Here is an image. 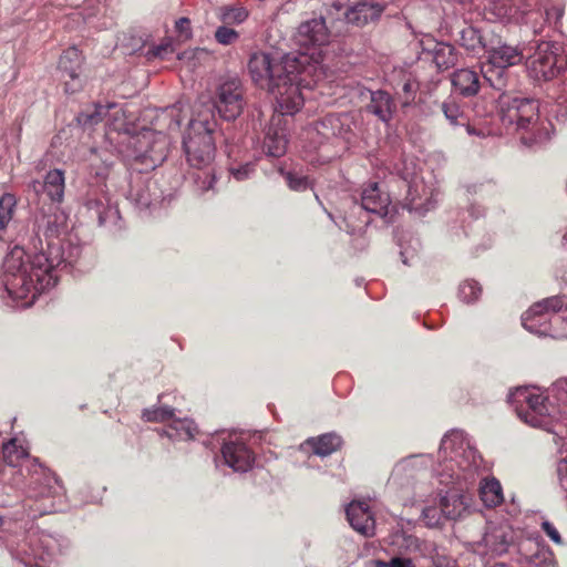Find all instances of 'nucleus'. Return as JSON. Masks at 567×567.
<instances>
[{
    "instance_id": "5fc2aeb1",
    "label": "nucleus",
    "mask_w": 567,
    "mask_h": 567,
    "mask_svg": "<svg viewBox=\"0 0 567 567\" xmlns=\"http://www.w3.org/2000/svg\"><path fill=\"white\" fill-rule=\"evenodd\" d=\"M403 90L405 92H410L412 90V83H410V82L404 83Z\"/></svg>"
},
{
    "instance_id": "de8ad7c7",
    "label": "nucleus",
    "mask_w": 567,
    "mask_h": 567,
    "mask_svg": "<svg viewBox=\"0 0 567 567\" xmlns=\"http://www.w3.org/2000/svg\"><path fill=\"white\" fill-rule=\"evenodd\" d=\"M336 120L337 118L333 115L323 117L316 124L317 132L326 137H329L330 134L327 132L328 125H332Z\"/></svg>"
},
{
    "instance_id": "aec40b11",
    "label": "nucleus",
    "mask_w": 567,
    "mask_h": 567,
    "mask_svg": "<svg viewBox=\"0 0 567 567\" xmlns=\"http://www.w3.org/2000/svg\"><path fill=\"white\" fill-rule=\"evenodd\" d=\"M470 504L471 497L468 495L454 489L449 491L441 497V513L444 518L455 520L468 512Z\"/></svg>"
},
{
    "instance_id": "6e6552de",
    "label": "nucleus",
    "mask_w": 567,
    "mask_h": 567,
    "mask_svg": "<svg viewBox=\"0 0 567 567\" xmlns=\"http://www.w3.org/2000/svg\"><path fill=\"white\" fill-rule=\"evenodd\" d=\"M526 408H517L518 416L534 427H544L549 424L550 406L548 399L543 394L532 393L527 389H518L515 393Z\"/></svg>"
},
{
    "instance_id": "2eb2a0df",
    "label": "nucleus",
    "mask_w": 567,
    "mask_h": 567,
    "mask_svg": "<svg viewBox=\"0 0 567 567\" xmlns=\"http://www.w3.org/2000/svg\"><path fill=\"white\" fill-rule=\"evenodd\" d=\"M391 198L388 192L382 189L379 183H370L361 192V206L367 212L381 217L389 214Z\"/></svg>"
},
{
    "instance_id": "0eeeda50",
    "label": "nucleus",
    "mask_w": 567,
    "mask_h": 567,
    "mask_svg": "<svg viewBox=\"0 0 567 567\" xmlns=\"http://www.w3.org/2000/svg\"><path fill=\"white\" fill-rule=\"evenodd\" d=\"M244 90L238 79H230L225 81L218 87L217 100L215 103L200 104L197 109L207 105L213 106V111H218L219 115L227 120H235L243 111L244 107Z\"/></svg>"
},
{
    "instance_id": "6e6d98bb",
    "label": "nucleus",
    "mask_w": 567,
    "mask_h": 567,
    "mask_svg": "<svg viewBox=\"0 0 567 567\" xmlns=\"http://www.w3.org/2000/svg\"><path fill=\"white\" fill-rule=\"evenodd\" d=\"M458 1H460V2H462V3H466V2H468L470 0H458Z\"/></svg>"
},
{
    "instance_id": "4c0bfd02",
    "label": "nucleus",
    "mask_w": 567,
    "mask_h": 567,
    "mask_svg": "<svg viewBox=\"0 0 567 567\" xmlns=\"http://www.w3.org/2000/svg\"><path fill=\"white\" fill-rule=\"evenodd\" d=\"M238 38V32L226 25L218 27L217 30L215 31L216 41L224 45L234 43Z\"/></svg>"
},
{
    "instance_id": "7c9ffc66",
    "label": "nucleus",
    "mask_w": 567,
    "mask_h": 567,
    "mask_svg": "<svg viewBox=\"0 0 567 567\" xmlns=\"http://www.w3.org/2000/svg\"><path fill=\"white\" fill-rule=\"evenodd\" d=\"M433 62L439 69H450L457 62L455 48L451 44L436 42L432 49Z\"/></svg>"
},
{
    "instance_id": "72a5a7b5",
    "label": "nucleus",
    "mask_w": 567,
    "mask_h": 567,
    "mask_svg": "<svg viewBox=\"0 0 567 567\" xmlns=\"http://www.w3.org/2000/svg\"><path fill=\"white\" fill-rule=\"evenodd\" d=\"M481 293L482 288L475 280H465L460 285L458 297L466 303L476 301Z\"/></svg>"
},
{
    "instance_id": "393cba45",
    "label": "nucleus",
    "mask_w": 567,
    "mask_h": 567,
    "mask_svg": "<svg viewBox=\"0 0 567 567\" xmlns=\"http://www.w3.org/2000/svg\"><path fill=\"white\" fill-rule=\"evenodd\" d=\"M390 545L393 555L410 556L421 550L420 539L404 532H395L392 534Z\"/></svg>"
},
{
    "instance_id": "a878e982",
    "label": "nucleus",
    "mask_w": 567,
    "mask_h": 567,
    "mask_svg": "<svg viewBox=\"0 0 567 567\" xmlns=\"http://www.w3.org/2000/svg\"><path fill=\"white\" fill-rule=\"evenodd\" d=\"M368 109L381 121L388 122L392 117L395 104L389 93L380 90L371 93V101Z\"/></svg>"
},
{
    "instance_id": "a18cd8bd",
    "label": "nucleus",
    "mask_w": 567,
    "mask_h": 567,
    "mask_svg": "<svg viewBox=\"0 0 567 567\" xmlns=\"http://www.w3.org/2000/svg\"><path fill=\"white\" fill-rule=\"evenodd\" d=\"M164 113H166L172 118V122L168 125L169 128L179 127L182 117L179 115L181 109L177 105H173V106L165 109Z\"/></svg>"
},
{
    "instance_id": "49530a36",
    "label": "nucleus",
    "mask_w": 567,
    "mask_h": 567,
    "mask_svg": "<svg viewBox=\"0 0 567 567\" xmlns=\"http://www.w3.org/2000/svg\"><path fill=\"white\" fill-rule=\"evenodd\" d=\"M557 473L561 488L567 492V456L559 461Z\"/></svg>"
},
{
    "instance_id": "f8f14e48",
    "label": "nucleus",
    "mask_w": 567,
    "mask_h": 567,
    "mask_svg": "<svg viewBox=\"0 0 567 567\" xmlns=\"http://www.w3.org/2000/svg\"><path fill=\"white\" fill-rule=\"evenodd\" d=\"M336 2L338 7L349 6L344 17L348 23L355 27H364L377 21L383 11V7L371 3L369 0H336Z\"/></svg>"
},
{
    "instance_id": "2f4dec72",
    "label": "nucleus",
    "mask_w": 567,
    "mask_h": 567,
    "mask_svg": "<svg viewBox=\"0 0 567 567\" xmlns=\"http://www.w3.org/2000/svg\"><path fill=\"white\" fill-rule=\"evenodd\" d=\"M2 458L10 466H18L22 460L28 457V451L20 444L17 439H12L2 445Z\"/></svg>"
},
{
    "instance_id": "37998d69",
    "label": "nucleus",
    "mask_w": 567,
    "mask_h": 567,
    "mask_svg": "<svg viewBox=\"0 0 567 567\" xmlns=\"http://www.w3.org/2000/svg\"><path fill=\"white\" fill-rule=\"evenodd\" d=\"M174 48L171 40H167L151 50L152 55L164 59L166 54L173 53Z\"/></svg>"
},
{
    "instance_id": "3c124183",
    "label": "nucleus",
    "mask_w": 567,
    "mask_h": 567,
    "mask_svg": "<svg viewBox=\"0 0 567 567\" xmlns=\"http://www.w3.org/2000/svg\"><path fill=\"white\" fill-rule=\"evenodd\" d=\"M557 399L567 405V379L557 383Z\"/></svg>"
},
{
    "instance_id": "6ab92c4d",
    "label": "nucleus",
    "mask_w": 567,
    "mask_h": 567,
    "mask_svg": "<svg viewBox=\"0 0 567 567\" xmlns=\"http://www.w3.org/2000/svg\"><path fill=\"white\" fill-rule=\"evenodd\" d=\"M110 110H114L113 120L110 125L115 131H124L125 122H124V111L118 107L115 103H110L107 105L95 104L93 113H80L78 116V121L83 125H94L100 123L109 113Z\"/></svg>"
},
{
    "instance_id": "c85d7f7f",
    "label": "nucleus",
    "mask_w": 567,
    "mask_h": 567,
    "mask_svg": "<svg viewBox=\"0 0 567 567\" xmlns=\"http://www.w3.org/2000/svg\"><path fill=\"white\" fill-rule=\"evenodd\" d=\"M482 545L485 547L484 554L501 555L507 549V535L502 528H493L483 535Z\"/></svg>"
},
{
    "instance_id": "f03ea898",
    "label": "nucleus",
    "mask_w": 567,
    "mask_h": 567,
    "mask_svg": "<svg viewBox=\"0 0 567 567\" xmlns=\"http://www.w3.org/2000/svg\"><path fill=\"white\" fill-rule=\"evenodd\" d=\"M320 58V52H298L277 61L265 52H255L248 70L254 83L274 95L276 111L295 114L305 103L300 86L310 84L307 78L315 75Z\"/></svg>"
},
{
    "instance_id": "473e14b6",
    "label": "nucleus",
    "mask_w": 567,
    "mask_h": 567,
    "mask_svg": "<svg viewBox=\"0 0 567 567\" xmlns=\"http://www.w3.org/2000/svg\"><path fill=\"white\" fill-rule=\"evenodd\" d=\"M142 417L146 422H166L174 419V409L169 406H158L154 409H145Z\"/></svg>"
},
{
    "instance_id": "a19ab883",
    "label": "nucleus",
    "mask_w": 567,
    "mask_h": 567,
    "mask_svg": "<svg viewBox=\"0 0 567 567\" xmlns=\"http://www.w3.org/2000/svg\"><path fill=\"white\" fill-rule=\"evenodd\" d=\"M89 209H94L99 218L100 224L105 221L106 205L100 199L90 198L86 203Z\"/></svg>"
},
{
    "instance_id": "864d4df0",
    "label": "nucleus",
    "mask_w": 567,
    "mask_h": 567,
    "mask_svg": "<svg viewBox=\"0 0 567 567\" xmlns=\"http://www.w3.org/2000/svg\"><path fill=\"white\" fill-rule=\"evenodd\" d=\"M234 175H235V177H236L237 179H239V181H240V179H243V178L247 175V168H245V169H243V171H241V169H237V171L234 173Z\"/></svg>"
},
{
    "instance_id": "4468645a",
    "label": "nucleus",
    "mask_w": 567,
    "mask_h": 567,
    "mask_svg": "<svg viewBox=\"0 0 567 567\" xmlns=\"http://www.w3.org/2000/svg\"><path fill=\"white\" fill-rule=\"evenodd\" d=\"M441 111L453 127H465L468 135H484L482 131H477L471 124L466 105L456 97L449 96L444 100L441 104Z\"/></svg>"
},
{
    "instance_id": "4be33fe9",
    "label": "nucleus",
    "mask_w": 567,
    "mask_h": 567,
    "mask_svg": "<svg viewBox=\"0 0 567 567\" xmlns=\"http://www.w3.org/2000/svg\"><path fill=\"white\" fill-rule=\"evenodd\" d=\"M452 84L463 96H473L480 91V75L471 69H460L453 73Z\"/></svg>"
},
{
    "instance_id": "a211bd4d",
    "label": "nucleus",
    "mask_w": 567,
    "mask_h": 567,
    "mask_svg": "<svg viewBox=\"0 0 567 567\" xmlns=\"http://www.w3.org/2000/svg\"><path fill=\"white\" fill-rule=\"evenodd\" d=\"M221 454L225 462L235 471H247L255 457L248 446L238 441L226 442L223 445Z\"/></svg>"
},
{
    "instance_id": "603ef678",
    "label": "nucleus",
    "mask_w": 567,
    "mask_h": 567,
    "mask_svg": "<svg viewBox=\"0 0 567 567\" xmlns=\"http://www.w3.org/2000/svg\"><path fill=\"white\" fill-rule=\"evenodd\" d=\"M374 567H391L389 561H384L381 559H375L372 561Z\"/></svg>"
},
{
    "instance_id": "7ed1b4c3",
    "label": "nucleus",
    "mask_w": 567,
    "mask_h": 567,
    "mask_svg": "<svg viewBox=\"0 0 567 567\" xmlns=\"http://www.w3.org/2000/svg\"><path fill=\"white\" fill-rule=\"evenodd\" d=\"M216 127L217 120L212 105L196 109L183 141L188 164L202 171L195 177V183L202 193L213 189L215 183V175L208 167L215 158L216 147L213 134Z\"/></svg>"
},
{
    "instance_id": "58836bf2",
    "label": "nucleus",
    "mask_w": 567,
    "mask_h": 567,
    "mask_svg": "<svg viewBox=\"0 0 567 567\" xmlns=\"http://www.w3.org/2000/svg\"><path fill=\"white\" fill-rule=\"evenodd\" d=\"M175 30L178 34V38L182 40V41H186V40H189L193 35L192 33V28H190V20L188 18H179L176 22H175Z\"/></svg>"
},
{
    "instance_id": "1a4fd4ad",
    "label": "nucleus",
    "mask_w": 567,
    "mask_h": 567,
    "mask_svg": "<svg viewBox=\"0 0 567 567\" xmlns=\"http://www.w3.org/2000/svg\"><path fill=\"white\" fill-rule=\"evenodd\" d=\"M85 58L76 47H70L62 52L58 62V69L62 72L64 92L75 94L84 89L85 80L82 78V69Z\"/></svg>"
},
{
    "instance_id": "ddd939ff",
    "label": "nucleus",
    "mask_w": 567,
    "mask_h": 567,
    "mask_svg": "<svg viewBox=\"0 0 567 567\" xmlns=\"http://www.w3.org/2000/svg\"><path fill=\"white\" fill-rule=\"evenodd\" d=\"M347 519L351 527L365 537L375 534V519L365 502H352L346 509Z\"/></svg>"
},
{
    "instance_id": "c756f323",
    "label": "nucleus",
    "mask_w": 567,
    "mask_h": 567,
    "mask_svg": "<svg viewBox=\"0 0 567 567\" xmlns=\"http://www.w3.org/2000/svg\"><path fill=\"white\" fill-rule=\"evenodd\" d=\"M165 433L173 441H188L195 437L197 429L187 419H173Z\"/></svg>"
},
{
    "instance_id": "09e8293b",
    "label": "nucleus",
    "mask_w": 567,
    "mask_h": 567,
    "mask_svg": "<svg viewBox=\"0 0 567 567\" xmlns=\"http://www.w3.org/2000/svg\"><path fill=\"white\" fill-rule=\"evenodd\" d=\"M534 564L538 565L540 563H551L553 561V553L548 549H540L537 551L533 559Z\"/></svg>"
},
{
    "instance_id": "5701e85b",
    "label": "nucleus",
    "mask_w": 567,
    "mask_h": 567,
    "mask_svg": "<svg viewBox=\"0 0 567 567\" xmlns=\"http://www.w3.org/2000/svg\"><path fill=\"white\" fill-rule=\"evenodd\" d=\"M486 52L488 53L489 60L506 69L519 64L524 59L522 50L508 44H501L498 47L488 45Z\"/></svg>"
},
{
    "instance_id": "c03bdc74",
    "label": "nucleus",
    "mask_w": 567,
    "mask_h": 567,
    "mask_svg": "<svg viewBox=\"0 0 567 567\" xmlns=\"http://www.w3.org/2000/svg\"><path fill=\"white\" fill-rule=\"evenodd\" d=\"M391 567H416L414 560L410 556L393 555L389 560Z\"/></svg>"
},
{
    "instance_id": "ea45409f",
    "label": "nucleus",
    "mask_w": 567,
    "mask_h": 567,
    "mask_svg": "<svg viewBox=\"0 0 567 567\" xmlns=\"http://www.w3.org/2000/svg\"><path fill=\"white\" fill-rule=\"evenodd\" d=\"M423 517L429 526L441 525V518L443 517L441 508L430 506L423 509Z\"/></svg>"
},
{
    "instance_id": "dca6fc26",
    "label": "nucleus",
    "mask_w": 567,
    "mask_h": 567,
    "mask_svg": "<svg viewBox=\"0 0 567 567\" xmlns=\"http://www.w3.org/2000/svg\"><path fill=\"white\" fill-rule=\"evenodd\" d=\"M281 113L280 111H278ZM285 114L274 115L264 138V148L269 156L280 157L287 151V130L281 126Z\"/></svg>"
},
{
    "instance_id": "423d86ee",
    "label": "nucleus",
    "mask_w": 567,
    "mask_h": 567,
    "mask_svg": "<svg viewBox=\"0 0 567 567\" xmlns=\"http://www.w3.org/2000/svg\"><path fill=\"white\" fill-rule=\"evenodd\" d=\"M566 63L559 45L542 42L528 59L529 75L537 81H549L560 74Z\"/></svg>"
},
{
    "instance_id": "e433bc0d",
    "label": "nucleus",
    "mask_w": 567,
    "mask_h": 567,
    "mask_svg": "<svg viewBox=\"0 0 567 567\" xmlns=\"http://www.w3.org/2000/svg\"><path fill=\"white\" fill-rule=\"evenodd\" d=\"M19 529L18 523L11 518L0 516V540L9 546V536L17 534Z\"/></svg>"
},
{
    "instance_id": "cd10ccee",
    "label": "nucleus",
    "mask_w": 567,
    "mask_h": 567,
    "mask_svg": "<svg viewBox=\"0 0 567 567\" xmlns=\"http://www.w3.org/2000/svg\"><path fill=\"white\" fill-rule=\"evenodd\" d=\"M481 72L484 80L495 90H503L506 86L508 69L501 64L494 63V61L487 59V61L482 64Z\"/></svg>"
},
{
    "instance_id": "bb28decb",
    "label": "nucleus",
    "mask_w": 567,
    "mask_h": 567,
    "mask_svg": "<svg viewBox=\"0 0 567 567\" xmlns=\"http://www.w3.org/2000/svg\"><path fill=\"white\" fill-rule=\"evenodd\" d=\"M480 496L486 507H496L504 501L503 488L495 477L485 478L480 485Z\"/></svg>"
},
{
    "instance_id": "8fccbe9b",
    "label": "nucleus",
    "mask_w": 567,
    "mask_h": 567,
    "mask_svg": "<svg viewBox=\"0 0 567 567\" xmlns=\"http://www.w3.org/2000/svg\"><path fill=\"white\" fill-rule=\"evenodd\" d=\"M564 10L559 7H551L549 9H546V20L551 21L555 20V23H557L561 17H563Z\"/></svg>"
},
{
    "instance_id": "9b49d317",
    "label": "nucleus",
    "mask_w": 567,
    "mask_h": 567,
    "mask_svg": "<svg viewBox=\"0 0 567 567\" xmlns=\"http://www.w3.org/2000/svg\"><path fill=\"white\" fill-rule=\"evenodd\" d=\"M293 39L305 50L321 48L329 43L330 31L322 17L312 18L299 24Z\"/></svg>"
},
{
    "instance_id": "39448f33",
    "label": "nucleus",
    "mask_w": 567,
    "mask_h": 567,
    "mask_svg": "<svg viewBox=\"0 0 567 567\" xmlns=\"http://www.w3.org/2000/svg\"><path fill=\"white\" fill-rule=\"evenodd\" d=\"M522 323L535 334L567 339V296H553L534 303L523 315Z\"/></svg>"
},
{
    "instance_id": "79ce46f5",
    "label": "nucleus",
    "mask_w": 567,
    "mask_h": 567,
    "mask_svg": "<svg viewBox=\"0 0 567 567\" xmlns=\"http://www.w3.org/2000/svg\"><path fill=\"white\" fill-rule=\"evenodd\" d=\"M542 529L544 530V533L557 545H561L563 544V539H561V536L559 534V532L557 530V528L554 526L553 523L550 522H544L542 524Z\"/></svg>"
},
{
    "instance_id": "9d476101",
    "label": "nucleus",
    "mask_w": 567,
    "mask_h": 567,
    "mask_svg": "<svg viewBox=\"0 0 567 567\" xmlns=\"http://www.w3.org/2000/svg\"><path fill=\"white\" fill-rule=\"evenodd\" d=\"M58 480L49 475H43L31 482L29 498L34 501V505H29L30 509L39 515L52 513L55 509L54 497L59 494Z\"/></svg>"
},
{
    "instance_id": "b1692460",
    "label": "nucleus",
    "mask_w": 567,
    "mask_h": 567,
    "mask_svg": "<svg viewBox=\"0 0 567 567\" xmlns=\"http://www.w3.org/2000/svg\"><path fill=\"white\" fill-rule=\"evenodd\" d=\"M460 45L473 55L486 52L488 43L480 30L470 25L460 32Z\"/></svg>"
},
{
    "instance_id": "c9c22d12",
    "label": "nucleus",
    "mask_w": 567,
    "mask_h": 567,
    "mask_svg": "<svg viewBox=\"0 0 567 567\" xmlns=\"http://www.w3.org/2000/svg\"><path fill=\"white\" fill-rule=\"evenodd\" d=\"M286 182L291 190L305 192L311 187L308 176L298 173L289 172L286 175Z\"/></svg>"
},
{
    "instance_id": "f257e3e1",
    "label": "nucleus",
    "mask_w": 567,
    "mask_h": 567,
    "mask_svg": "<svg viewBox=\"0 0 567 567\" xmlns=\"http://www.w3.org/2000/svg\"><path fill=\"white\" fill-rule=\"evenodd\" d=\"M29 250L14 246L3 261L2 282L8 295L33 302L42 291L58 282L59 267L65 261L60 225L55 216L37 218Z\"/></svg>"
},
{
    "instance_id": "f3484780",
    "label": "nucleus",
    "mask_w": 567,
    "mask_h": 567,
    "mask_svg": "<svg viewBox=\"0 0 567 567\" xmlns=\"http://www.w3.org/2000/svg\"><path fill=\"white\" fill-rule=\"evenodd\" d=\"M32 188L37 193L40 190L44 193L51 203L61 204L63 202L65 190L64 172L59 168L49 171L42 183L39 181L32 182Z\"/></svg>"
},
{
    "instance_id": "f704fd0d",
    "label": "nucleus",
    "mask_w": 567,
    "mask_h": 567,
    "mask_svg": "<svg viewBox=\"0 0 567 567\" xmlns=\"http://www.w3.org/2000/svg\"><path fill=\"white\" fill-rule=\"evenodd\" d=\"M248 18V11L244 7H226L221 9L220 20L225 24H239Z\"/></svg>"
},
{
    "instance_id": "20e7f679",
    "label": "nucleus",
    "mask_w": 567,
    "mask_h": 567,
    "mask_svg": "<svg viewBox=\"0 0 567 567\" xmlns=\"http://www.w3.org/2000/svg\"><path fill=\"white\" fill-rule=\"evenodd\" d=\"M497 116L506 130L519 133L526 145L549 138L547 128L539 126L538 103L533 99L502 93L497 100Z\"/></svg>"
},
{
    "instance_id": "412c9836",
    "label": "nucleus",
    "mask_w": 567,
    "mask_h": 567,
    "mask_svg": "<svg viewBox=\"0 0 567 567\" xmlns=\"http://www.w3.org/2000/svg\"><path fill=\"white\" fill-rule=\"evenodd\" d=\"M343 440L336 433H324L316 437H309L302 446L308 447L313 454L324 457L341 450Z\"/></svg>"
}]
</instances>
